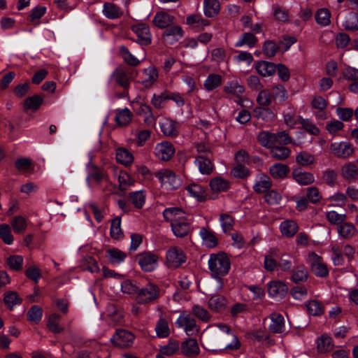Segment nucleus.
<instances>
[{"mask_svg": "<svg viewBox=\"0 0 358 358\" xmlns=\"http://www.w3.org/2000/svg\"><path fill=\"white\" fill-rule=\"evenodd\" d=\"M162 132L167 136L175 137L178 135V131L176 123L170 119H164L159 122Z\"/></svg>", "mask_w": 358, "mask_h": 358, "instance_id": "bb28decb", "label": "nucleus"}, {"mask_svg": "<svg viewBox=\"0 0 358 358\" xmlns=\"http://www.w3.org/2000/svg\"><path fill=\"white\" fill-rule=\"evenodd\" d=\"M129 199L136 208H141L145 203V194L142 190L131 192Z\"/></svg>", "mask_w": 358, "mask_h": 358, "instance_id": "680f3d73", "label": "nucleus"}, {"mask_svg": "<svg viewBox=\"0 0 358 358\" xmlns=\"http://www.w3.org/2000/svg\"><path fill=\"white\" fill-rule=\"evenodd\" d=\"M131 31L137 36L136 42L141 45H149L152 43V35L150 27L145 23H136L131 26ZM133 41L135 40L132 39Z\"/></svg>", "mask_w": 358, "mask_h": 358, "instance_id": "0eeeda50", "label": "nucleus"}, {"mask_svg": "<svg viewBox=\"0 0 358 358\" xmlns=\"http://www.w3.org/2000/svg\"><path fill=\"white\" fill-rule=\"evenodd\" d=\"M43 103V97L39 95H34L27 97L24 102V110H31L36 111Z\"/></svg>", "mask_w": 358, "mask_h": 358, "instance_id": "7c9ffc66", "label": "nucleus"}, {"mask_svg": "<svg viewBox=\"0 0 358 358\" xmlns=\"http://www.w3.org/2000/svg\"><path fill=\"white\" fill-rule=\"evenodd\" d=\"M271 324L269 330L273 334H281L285 331V319L282 315L273 313L270 315Z\"/></svg>", "mask_w": 358, "mask_h": 358, "instance_id": "412c9836", "label": "nucleus"}, {"mask_svg": "<svg viewBox=\"0 0 358 358\" xmlns=\"http://www.w3.org/2000/svg\"><path fill=\"white\" fill-rule=\"evenodd\" d=\"M332 340L327 336H322L317 341V349L320 352H325L333 349Z\"/></svg>", "mask_w": 358, "mask_h": 358, "instance_id": "338daca9", "label": "nucleus"}, {"mask_svg": "<svg viewBox=\"0 0 358 358\" xmlns=\"http://www.w3.org/2000/svg\"><path fill=\"white\" fill-rule=\"evenodd\" d=\"M106 257L110 263L112 264H117L124 260L127 257L126 253L117 248H110L106 251Z\"/></svg>", "mask_w": 358, "mask_h": 358, "instance_id": "f704fd0d", "label": "nucleus"}, {"mask_svg": "<svg viewBox=\"0 0 358 358\" xmlns=\"http://www.w3.org/2000/svg\"><path fill=\"white\" fill-rule=\"evenodd\" d=\"M175 149L173 145L168 141H163L156 145L155 155L162 161L169 160L174 155Z\"/></svg>", "mask_w": 358, "mask_h": 358, "instance_id": "4468645a", "label": "nucleus"}, {"mask_svg": "<svg viewBox=\"0 0 358 358\" xmlns=\"http://www.w3.org/2000/svg\"><path fill=\"white\" fill-rule=\"evenodd\" d=\"M287 291V286L280 281H274L268 284V292L271 297L282 299L285 296Z\"/></svg>", "mask_w": 358, "mask_h": 358, "instance_id": "aec40b11", "label": "nucleus"}, {"mask_svg": "<svg viewBox=\"0 0 358 358\" xmlns=\"http://www.w3.org/2000/svg\"><path fill=\"white\" fill-rule=\"evenodd\" d=\"M204 13L206 16L212 17L220 10V3L217 0H204Z\"/></svg>", "mask_w": 358, "mask_h": 358, "instance_id": "79ce46f5", "label": "nucleus"}, {"mask_svg": "<svg viewBox=\"0 0 358 358\" xmlns=\"http://www.w3.org/2000/svg\"><path fill=\"white\" fill-rule=\"evenodd\" d=\"M117 161L124 165L131 164L134 161L133 155L125 148H118L116 150Z\"/></svg>", "mask_w": 358, "mask_h": 358, "instance_id": "49530a36", "label": "nucleus"}, {"mask_svg": "<svg viewBox=\"0 0 358 358\" xmlns=\"http://www.w3.org/2000/svg\"><path fill=\"white\" fill-rule=\"evenodd\" d=\"M86 180L89 183L92 180L97 184H100L103 181H108V176L103 168L93 165L90 169V172Z\"/></svg>", "mask_w": 358, "mask_h": 358, "instance_id": "6ab92c4d", "label": "nucleus"}, {"mask_svg": "<svg viewBox=\"0 0 358 358\" xmlns=\"http://www.w3.org/2000/svg\"><path fill=\"white\" fill-rule=\"evenodd\" d=\"M257 71L263 76H270L276 71V66L271 62L262 61L256 64Z\"/></svg>", "mask_w": 358, "mask_h": 358, "instance_id": "473e14b6", "label": "nucleus"}, {"mask_svg": "<svg viewBox=\"0 0 358 358\" xmlns=\"http://www.w3.org/2000/svg\"><path fill=\"white\" fill-rule=\"evenodd\" d=\"M283 118L285 124L291 129L294 128L299 123L298 116L296 117V112L292 104H289L288 111L283 113Z\"/></svg>", "mask_w": 358, "mask_h": 358, "instance_id": "58836bf2", "label": "nucleus"}, {"mask_svg": "<svg viewBox=\"0 0 358 358\" xmlns=\"http://www.w3.org/2000/svg\"><path fill=\"white\" fill-rule=\"evenodd\" d=\"M180 350L182 355L188 357H196L200 353L198 342L192 338H187L181 343Z\"/></svg>", "mask_w": 358, "mask_h": 358, "instance_id": "f3484780", "label": "nucleus"}, {"mask_svg": "<svg viewBox=\"0 0 358 358\" xmlns=\"http://www.w3.org/2000/svg\"><path fill=\"white\" fill-rule=\"evenodd\" d=\"M134 106H137L136 113L138 115H145L144 123L148 127H155L156 119L152 112L151 107L142 101L133 103Z\"/></svg>", "mask_w": 358, "mask_h": 358, "instance_id": "f8f14e48", "label": "nucleus"}, {"mask_svg": "<svg viewBox=\"0 0 358 358\" xmlns=\"http://www.w3.org/2000/svg\"><path fill=\"white\" fill-rule=\"evenodd\" d=\"M269 173L274 178H285L289 173V168L287 165L276 163L269 168Z\"/></svg>", "mask_w": 358, "mask_h": 358, "instance_id": "72a5a7b5", "label": "nucleus"}, {"mask_svg": "<svg viewBox=\"0 0 358 358\" xmlns=\"http://www.w3.org/2000/svg\"><path fill=\"white\" fill-rule=\"evenodd\" d=\"M117 179L120 189L122 191L126 190L129 186L134 183V179L127 172L124 171H120L117 175Z\"/></svg>", "mask_w": 358, "mask_h": 358, "instance_id": "de8ad7c7", "label": "nucleus"}, {"mask_svg": "<svg viewBox=\"0 0 358 358\" xmlns=\"http://www.w3.org/2000/svg\"><path fill=\"white\" fill-rule=\"evenodd\" d=\"M134 335L125 329H117L115 334L110 338L113 344L121 348H129L134 343Z\"/></svg>", "mask_w": 358, "mask_h": 358, "instance_id": "6e6552de", "label": "nucleus"}, {"mask_svg": "<svg viewBox=\"0 0 358 358\" xmlns=\"http://www.w3.org/2000/svg\"><path fill=\"white\" fill-rule=\"evenodd\" d=\"M184 252L178 247L171 248L166 252V260L169 266L178 267L186 261Z\"/></svg>", "mask_w": 358, "mask_h": 358, "instance_id": "9b49d317", "label": "nucleus"}, {"mask_svg": "<svg viewBox=\"0 0 358 358\" xmlns=\"http://www.w3.org/2000/svg\"><path fill=\"white\" fill-rule=\"evenodd\" d=\"M337 232L342 238L348 240L355 236L357 229L351 222H343L336 228Z\"/></svg>", "mask_w": 358, "mask_h": 358, "instance_id": "4be33fe9", "label": "nucleus"}, {"mask_svg": "<svg viewBox=\"0 0 358 358\" xmlns=\"http://www.w3.org/2000/svg\"><path fill=\"white\" fill-rule=\"evenodd\" d=\"M345 29L348 31L358 30V13H350L343 22Z\"/></svg>", "mask_w": 358, "mask_h": 358, "instance_id": "603ef678", "label": "nucleus"}, {"mask_svg": "<svg viewBox=\"0 0 358 358\" xmlns=\"http://www.w3.org/2000/svg\"><path fill=\"white\" fill-rule=\"evenodd\" d=\"M315 161V157L306 152H301L296 156V162L300 166H306L313 164Z\"/></svg>", "mask_w": 358, "mask_h": 358, "instance_id": "69168bd1", "label": "nucleus"}, {"mask_svg": "<svg viewBox=\"0 0 358 358\" xmlns=\"http://www.w3.org/2000/svg\"><path fill=\"white\" fill-rule=\"evenodd\" d=\"M258 142L265 148H271L275 144L274 134L268 131H261L257 136Z\"/></svg>", "mask_w": 358, "mask_h": 358, "instance_id": "3c124183", "label": "nucleus"}, {"mask_svg": "<svg viewBox=\"0 0 358 358\" xmlns=\"http://www.w3.org/2000/svg\"><path fill=\"white\" fill-rule=\"evenodd\" d=\"M103 13L109 19L119 18L123 14L120 7L110 2H106L103 4Z\"/></svg>", "mask_w": 358, "mask_h": 358, "instance_id": "cd10ccee", "label": "nucleus"}, {"mask_svg": "<svg viewBox=\"0 0 358 358\" xmlns=\"http://www.w3.org/2000/svg\"><path fill=\"white\" fill-rule=\"evenodd\" d=\"M192 314L202 322H209L211 320L212 315L209 312L199 305H194L192 308Z\"/></svg>", "mask_w": 358, "mask_h": 358, "instance_id": "ea45409f", "label": "nucleus"}, {"mask_svg": "<svg viewBox=\"0 0 358 358\" xmlns=\"http://www.w3.org/2000/svg\"><path fill=\"white\" fill-rule=\"evenodd\" d=\"M271 91L275 106L285 102L289 98L288 92L282 85L272 87Z\"/></svg>", "mask_w": 358, "mask_h": 358, "instance_id": "b1692460", "label": "nucleus"}, {"mask_svg": "<svg viewBox=\"0 0 358 358\" xmlns=\"http://www.w3.org/2000/svg\"><path fill=\"white\" fill-rule=\"evenodd\" d=\"M208 329L210 330L212 339L216 343L227 349L237 350L240 348L241 343L237 336L233 334L228 325L217 323L210 325Z\"/></svg>", "mask_w": 358, "mask_h": 358, "instance_id": "f03ea898", "label": "nucleus"}, {"mask_svg": "<svg viewBox=\"0 0 358 358\" xmlns=\"http://www.w3.org/2000/svg\"><path fill=\"white\" fill-rule=\"evenodd\" d=\"M175 16L165 11L157 12L152 19V24L159 29H166L175 22Z\"/></svg>", "mask_w": 358, "mask_h": 358, "instance_id": "dca6fc26", "label": "nucleus"}, {"mask_svg": "<svg viewBox=\"0 0 358 358\" xmlns=\"http://www.w3.org/2000/svg\"><path fill=\"white\" fill-rule=\"evenodd\" d=\"M342 176L348 180H353L358 177V169L353 163H348L342 168Z\"/></svg>", "mask_w": 358, "mask_h": 358, "instance_id": "a19ab883", "label": "nucleus"}, {"mask_svg": "<svg viewBox=\"0 0 358 358\" xmlns=\"http://www.w3.org/2000/svg\"><path fill=\"white\" fill-rule=\"evenodd\" d=\"M10 224L14 231L17 234L22 233L27 228L26 220L20 215L14 217L10 222Z\"/></svg>", "mask_w": 358, "mask_h": 358, "instance_id": "774afa93", "label": "nucleus"}, {"mask_svg": "<svg viewBox=\"0 0 358 358\" xmlns=\"http://www.w3.org/2000/svg\"><path fill=\"white\" fill-rule=\"evenodd\" d=\"M292 175L294 180L301 185L312 184L315 180L314 176L311 173L302 171L299 169L294 170Z\"/></svg>", "mask_w": 358, "mask_h": 358, "instance_id": "a878e982", "label": "nucleus"}, {"mask_svg": "<svg viewBox=\"0 0 358 358\" xmlns=\"http://www.w3.org/2000/svg\"><path fill=\"white\" fill-rule=\"evenodd\" d=\"M280 229L283 236L292 237L297 233L299 227L293 220H285L280 224Z\"/></svg>", "mask_w": 358, "mask_h": 358, "instance_id": "2f4dec72", "label": "nucleus"}, {"mask_svg": "<svg viewBox=\"0 0 358 358\" xmlns=\"http://www.w3.org/2000/svg\"><path fill=\"white\" fill-rule=\"evenodd\" d=\"M119 50L121 57L127 64L134 66L140 64V61L130 52L125 45L120 46Z\"/></svg>", "mask_w": 358, "mask_h": 358, "instance_id": "8fccbe9b", "label": "nucleus"}, {"mask_svg": "<svg viewBox=\"0 0 358 358\" xmlns=\"http://www.w3.org/2000/svg\"><path fill=\"white\" fill-rule=\"evenodd\" d=\"M253 115L257 120L266 122L272 121L275 117L273 112L267 107H257L253 111Z\"/></svg>", "mask_w": 358, "mask_h": 358, "instance_id": "c85d7f7f", "label": "nucleus"}, {"mask_svg": "<svg viewBox=\"0 0 358 358\" xmlns=\"http://www.w3.org/2000/svg\"><path fill=\"white\" fill-rule=\"evenodd\" d=\"M43 315V310L38 306H33L27 312V319L32 323H38Z\"/></svg>", "mask_w": 358, "mask_h": 358, "instance_id": "0e129e2a", "label": "nucleus"}, {"mask_svg": "<svg viewBox=\"0 0 358 358\" xmlns=\"http://www.w3.org/2000/svg\"><path fill=\"white\" fill-rule=\"evenodd\" d=\"M330 150L334 156L339 158H348L354 152L352 145L347 142L331 143Z\"/></svg>", "mask_w": 358, "mask_h": 358, "instance_id": "2eb2a0df", "label": "nucleus"}, {"mask_svg": "<svg viewBox=\"0 0 358 358\" xmlns=\"http://www.w3.org/2000/svg\"><path fill=\"white\" fill-rule=\"evenodd\" d=\"M141 268L147 272L153 271L157 264L158 257L151 252H143L136 257Z\"/></svg>", "mask_w": 358, "mask_h": 358, "instance_id": "ddd939ff", "label": "nucleus"}, {"mask_svg": "<svg viewBox=\"0 0 358 358\" xmlns=\"http://www.w3.org/2000/svg\"><path fill=\"white\" fill-rule=\"evenodd\" d=\"M227 301L226 298L220 294L212 296L208 302V308L215 312H219L226 308Z\"/></svg>", "mask_w": 358, "mask_h": 358, "instance_id": "393cba45", "label": "nucleus"}, {"mask_svg": "<svg viewBox=\"0 0 358 358\" xmlns=\"http://www.w3.org/2000/svg\"><path fill=\"white\" fill-rule=\"evenodd\" d=\"M208 268L217 281V288L222 289L224 282L220 276L227 275L230 269L229 258L224 253L212 254L208 260Z\"/></svg>", "mask_w": 358, "mask_h": 358, "instance_id": "7ed1b4c3", "label": "nucleus"}, {"mask_svg": "<svg viewBox=\"0 0 358 358\" xmlns=\"http://www.w3.org/2000/svg\"><path fill=\"white\" fill-rule=\"evenodd\" d=\"M224 91L226 93L231 94L235 96H241L245 92V88L243 85H239L237 82L228 83L224 87Z\"/></svg>", "mask_w": 358, "mask_h": 358, "instance_id": "5fc2aeb1", "label": "nucleus"}, {"mask_svg": "<svg viewBox=\"0 0 358 358\" xmlns=\"http://www.w3.org/2000/svg\"><path fill=\"white\" fill-rule=\"evenodd\" d=\"M315 18L319 25L326 27L331 22V13L327 8H320L316 12Z\"/></svg>", "mask_w": 358, "mask_h": 358, "instance_id": "c03bdc74", "label": "nucleus"}, {"mask_svg": "<svg viewBox=\"0 0 358 358\" xmlns=\"http://www.w3.org/2000/svg\"><path fill=\"white\" fill-rule=\"evenodd\" d=\"M132 113L127 108L117 111L115 120L119 126H126L132 119Z\"/></svg>", "mask_w": 358, "mask_h": 358, "instance_id": "c9c22d12", "label": "nucleus"}, {"mask_svg": "<svg viewBox=\"0 0 358 358\" xmlns=\"http://www.w3.org/2000/svg\"><path fill=\"white\" fill-rule=\"evenodd\" d=\"M308 276L306 268L303 266H299L293 271L292 280L295 283L305 282L308 279Z\"/></svg>", "mask_w": 358, "mask_h": 358, "instance_id": "052dcab7", "label": "nucleus"}, {"mask_svg": "<svg viewBox=\"0 0 358 358\" xmlns=\"http://www.w3.org/2000/svg\"><path fill=\"white\" fill-rule=\"evenodd\" d=\"M272 186V181L266 175H262L259 181H257L253 189L257 193H263L268 190Z\"/></svg>", "mask_w": 358, "mask_h": 358, "instance_id": "37998d69", "label": "nucleus"}, {"mask_svg": "<svg viewBox=\"0 0 358 358\" xmlns=\"http://www.w3.org/2000/svg\"><path fill=\"white\" fill-rule=\"evenodd\" d=\"M271 88L270 90H262L257 97V102L262 107L270 106L273 102V95H271Z\"/></svg>", "mask_w": 358, "mask_h": 358, "instance_id": "4c0bfd02", "label": "nucleus"}, {"mask_svg": "<svg viewBox=\"0 0 358 358\" xmlns=\"http://www.w3.org/2000/svg\"><path fill=\"white\" fill-rule=\"evenodd\" d=\"M222 84V77L221 76L218 74H210L208 76L206 80L204 82V87L205 88L208 90L211 91L219 86H220Z\"/></svg>", "mask_w": 358, "mask_h": 358, "instance_id": "4d7b16f0", "label": "nucleus"}, {"mask_svg": "<svg viewBox=\"0 0 358 358\" xmlns=\"http://www.w3.org/2000/svg\"><path fill=\"white\" fill-rule=\"evenodd\" d=\"M180 350V343L176 340H170L169 343L160 346V353L166 356H172L176 354Z\"/></svg>", "mask_w": 358, "mask_h": 358, "instance_id": "a18cd8bd", "label": "nucleus"}, {"mask_svg": "<svg viewBox=\"0 0 358 358\" xmlns=\"http://www.w3.org/2000/svg\"><path fill=\"white\" fill-rule=\"evenodd\" d=\"M143 74L145 76V78L142 83L146 87L152 85L158 78L157 71L154 67H149L145 69L143 71Z\"/></svg>", "mask_w": 358, "mask_h": 358, "instance_id": "e2e57ef3", "label": "nucleus"}, {"mask_svg": "<svg viewBox=\"0 0 358 358\" xmlns=\"http://www.w3.org/2000/svg\"><path fill=\"white\" fill-rule=\"evenodd\" d=\"M210 187L213 192H221L227 191L229 187V182L221 177H216L213 178L210 182Z\"/></svg>", "mask_w": 358, "mask_h": 358, "instance_id": "c756f323", "label": "nucleus"}, {"mask_svg": "<svg viewBox=\"0 0 358 358\" xmlns=\"http://www.w3.org/2000/svg\"><path fill=\"white\" fill-rule=\"evenodd\" d=\"M299 123L307 132L312 135H318L320 129L315 126L312 120L309 119H304L301 116H298Z\"/></svg>", "mask_w": 358, "mask_h": 358, "instance_id": "bf43d9fd", "label": "nucleus"}, {"mask_svg": "<svg viewBox=\"0 0 358 358\" xmlns=\"http://www.w3.org/2000/svg\"><path fill=\"white\" fill-rule=\"evenodd\" d=\"M165 220L171 222L175 236L184 237L190 231L192 219L181 209L178 208H166L163 213Z\"/></svg>", "mask_w": 358, "mask_h": 358, "instance_id": "f257e3e1", "label": "nucleus"}, {"mask_svg": "<svg viewBox=\"0 0 358 358\" xmlns=\"http://www.w3.org/2000/svg\"><path fill=\"white\" fill-rule=\"evenodd\" d=\"M199 171L202 174L209 175L213 170V164L211 162L210 157L199 155L195 160Z\"/></svg>", "mask_w": 358, "mask_h": 358, "instance_id": "5701e85b", "label": "nucleus"}, {"mask_svg": "<svg viewBox=\"0 0 358 358\" xmlns=\"http://www.w3.org/2000/svg\"><path fill=\"white\" fill-rule=\"evenodd\" d=\"M290 150L284 146H273L271 150L272 157L278 160L286 159L290 155Z\"/></svg>", "mask_w": 358, "mask_h": 358, "instance_id": "864d4df0", "label": "nucleus"}, {"mask_svg": "<svg viewBox=\"0 0 358 358\" xmlns=\"http://www.w3.org/2000/svg\"><path fill=\"white\" fill-rule=\"evenodd\" d=\"M186 189L192 196L196 198L198 201H202L206 200V192L201 185L192 183L186 187Z\"/></svg>", "mask_w": 358, "mask_h": 358, "instance_id": "e433bc0d", "label": "nucleus"}, {"mask_svg": "<svg viewBox=\"0 0 358 358\" xmlns=\"http://www.w3.org/2000/svg\"><path fill=\"white\" fill-rule=\"evenodd\" d=\"M60 315L57 313L52 314L48 322L47 326L48 329L55 334H59L64 331V328L59 325Z\"/></svg>", "mask_w": 358, "mask_h": 358, "instance_id": "13d9d810", "label": "nucleus"}, {"mask_svg": "<svg viewBox=\"0 0 358 358\" xmlns=\"http://www.w3.org/2000/svg\"><path fill=\"white\" fill-rule=\"evenodd\" d=\"M132 77L133 71L122 66L117 68L112 75V78L115 83L125 90H128L130 85V80Z\"/></svg>", "mask_w": 358, "mask_h": 358, "instance_id": "1a4fd4ad", "label": "nucleus"}, {"mask_svg": "<svg viewBox=\"0 0 358 358\" xmlns=\"http://www.w3.org/2000/svg\"><path fill=\"white\" fill-rule=\"evenodd\" d=\"M155 175L161 182L162 185L167 189H176L181 185L180 178L171 170L162 169Z\"/></svg>", "mask_w": 358, "mask_h": 358, "instance_id": "39448f33", "label": "nucleus"}, {"mask_svg": "<svg viewBox=\"0 0 358 358\" xmlns=\"http://www.w3.org/2000/svg\"><path fill=\"white\" fill-rule=\"evenodd\" d=\"M184 31L181 27L178 25L170 26L162 34V38L169 43L173 44V43L179 41L183 36Z\"/></svg>", "mask_w": 358, "mask_h": 358, "instance_id": "a211bd4d", "label": "nucleus"}, {"mask_svg": "<svg viewBox=\"0 0 358 358\" xmlns=\"http://www.w3.org/2000/svg\"><path fill=\"white\" fill-rule=\"evenodd\" d=\"M308 262L312 272L318 277H326L329 274L327 265L323 262L321 257L313 252L308 255Z\"/></svg>", "mask_w": 358, "mask_h": 358, "instance_id": "9d476101", "label": "nucleus"}, {"mask_svg": "<svg viewBox=\"0 0 358 358\" xmlns=\"http://www.w3.org/2000/svg\"><path fill=\"white\" fill-rule=\"evenodd\" d=\"M200 235L206 247L214 248L217 245V238L211 231H209L208 229L203 227L200 230Z\"/></svg>", "mask_w": 358, "mask_h": 358, "instance_id": "09e8293b", "label": "nucleus"}, {"mask_svg": "<svg viewBox=\"0 0 358 358\" xmlns=\"http://www.w3.org/2000/svg\"><path fill=\"white\" fill-rule=\"evenodd\" d=\"M176 324L178 328L182 329L189 336H196L200 331V327L196 324V320L185 312H182L180 315Z\"/></svg>", "mask_w": 358, "mask_h": 358, "instance_id": "20e7f679", "label": "nucleus"}, {"mask_svg": "<svg viewBox=\"0 0 358 358\" xmlns=\"http://www.w3.org/2000/svg\"><path fill=\"white\" fill-rule=\"evenodd\" d=\"M3 301L8 308L12 310L15 305L21 303L22 299L17 295V292L10 291L5 293Z\"/></svg>", "mask_w": 358, "mask_h": 358, "instance_id": "6e6d98bb", "label": "nucleus"}, {"mask_svg": "<svg viewBox=\"0 0 358 358\" xmlns=\"http://www.w3.org/2000/svg\"><path fill=\"white\" fill-rule=\"evenodd\" d=\"M159 296V287L149 282L141 289H138L136 300L139 303H148L157 299Z\"/></svg>", "mask_w": 358, "mask_h": 358, "instance_id": "423d86ee", "label": "nucleus"}]
</instances>
